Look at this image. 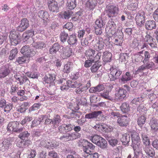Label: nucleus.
Here are the masks:
<instances>
[{"label":"nucleus","instance_id":"1","mask_svg":"<svg viewBox=\"0 0 158 158\" xmlns=\"http://www.w3.org/2000/svg\"><path fill=\"white\" fill-rule=\"evenodd\" d=\"M106 15L109 18L116 17L118 14L119 9L117 5L109 4L106 6Z\"/></svg>","mask_w":158,"mask_h":158},{"label":"nucleus","instance_id":"2","mask_svg":"<svg viewBox=\"0 0 158 158\" xmlns=\"http://www.w3.org/2000/svg\"><path fill=\"white\" fill-rule=\"evenodd\" d=\"M110 71L109 78L110 81H115L119 79V77L122 73L121 70L118 68L112 67L110 69Z\"/></svg>","mask_w":158,"mask_h":158},{"label":"nucleus","instance_id":"3","mask_svg":"<svg viewBox=\"0 0 158 158\" xmlns=\"http://www.w3.org/2000/svg\"><path fill=\"white\" fill-rule=\"evenodd\" d=\"M149 46L151 48H155L156 47V44L155 39L150 35L148 34L145 36L142 48H149Z\"/></svg>","mask_w":158,"mask_h":158},{"label":"nucleus","instance_id":"4","mask_svg":"<svg viewBox=\"0 0 158 158\" xmlns=\"http://www.w3.org/2000/svg\"><path fill=\"white\" fill-rule=\"evenodd\" d=\"M9 38L11 44L13 45H16L20 42L21 35L18 32L11 31L10 32Z\"/></svg>","mask_w":158,"mask_h":158},{"label":"nucleus","instance_id":"5","mask_svg":"<svg viewBox=\"0 0 158 158\" xmlns=\"http://www.w3.org/2000/svg\"><path fill=\"white\" fill-rule=\"evenodd\" d=\"M107 25L106 30H108V34L110 36H112L114 35L118 36L119 32H117L116 33L117 30L116 24L111 19V20H110L108 21Z\"/></svg>","mask_w":158,"mask_h":158},{"label":"nucleus","instance_id":"6","mask_svg":"<svg viewBox=\"0 0 158 158\" xmlns=\"http://www.w3.org/2000/svg\"><path fill=\"white\" fill-rule=\"evenodd\" d=\"M91 43L94 44V47L97 51H99L103 48L104 43L103 39L99 37L94 38Z\"/></svg>","mask_w":158,"mask_h":158},{"label":"nucleus","instance_id":"7","mask_svg":"<svg viewBox=\"0 0 158 158\" xmlns=\"http://www.w3.org/2000/svg\"><path fill=\"white\" fill-rule=\"evenodd\" d=\"M131 146L135 151L139 147L140 143V139L139 134L136 132H133L131 135Z\"/></svg>","mask_w":158,"mask_h":158},{"label":"nucleus","instance_id":"8","mask_svg":"<svg viewBox=\"0 0 158 158\" xmlns=\"http://www.w3.org/2000/svg\"><path fill=\"white\" fill-rule=\"evenodd\" d=\"M19 123L17 122H11L9 123L7 127V131H9V132L12 131L18 133L22 132L23 131V128H19Z\"/></svg>","mask_w":158,"mask_h":158},{"label":"nucleus","instance_id":"9","mask_svg":"<svg viewBox=\"0 0 158 158\" xmlns=\"http://www.w3.org/2000/svg\"><path fill=\"white\" fill-rule=\"evenodd\" d=\"M20 52L24 56L27 57H32L36 54L35 52L32 49H29V45H25L21 49Z\"/></svg>","mask_w":158,"mask_h":158},{"label":"nucleus","instance_id":"10","mask_svg":"<svg viewBox=\"0 0 158 158\" xmlns=\"http://www.w3.org/2000/svg\"><path fill=\"white\" fill-rule=\"evenodd\" d=\"M12 145L10 138L4 139L0 144V151L5 152L7 151Z\"/></svg>","mask_w":158,"mask_h":158},{"label":"nucleus","instance_id":"11","mask_svg":"<svg viewBox=\"0 0 158 158\" xmlns=\"http://www.w3.org/2000/svg\"><path fill=\"white\" fill-rule=\"evenodd\" d=\"M29 26V21L26 18H23L21 20L20 25L16 28V30L22 32L26 29Z\"/></svg>","mask_w":158,"mask_h":158},{"label":"nucleus","instance_id":"12","mask_svg":"<svg viewBox=\"0 0 158 158\" xmlns=\"http://www.w3.org/2000/svg\"><path fill=\"white\" fill-rule=\"evenodd\" d=\"M133 78V74L132 73L127 72L123 74L119 81L122 84H124L131 80Z\"/></svg>","mask_w":158,"mask_h":158},{"label":"nucleus","instance_id":"13","mask_svg":"<svg viewBox=\"0 0 158 158\" xmlns=\"http://www.w3.org/2000/svg\"><path fill=\"white\" fill-rule=\"evenodd\" d=\"M73 125L70 123L64 124L60 126L58 128L59 131L61 133L68 132L73 130Z\"/></svg>","mask_w":158,"mask_h":158},{"label":"nucleus","instance_id":"14","mask_svg":"<svg viewBox=\"0 0 158 158\" xmlns=\"http://www.w3.org/2000/svg\"><path fill=\"white\" fill-rule=\"evenodd\" d=\"M48 5L49 10L52 12H57L59 10L57 2L55 0H48Z\"/></svg>","mask_w":158,"mask_h":158},{"label":"nucleus","instance_id":"15","mask_svg":"<svg viewBox=\"0 0 158 158\" xmlns=\"http://www.w3.org/2000/svg\"><path fill=\"white\" fill-rule=\"evenodd\" d=\"M86 0H82L83 2H84ZM85 3V7L89 11L93 10L96 6L97 4V0H86Z\"/></svg>","mask_w":158,"mask_h":158},{"label":"nucleus","instance_id":"16","mask_svg":"<svg viewBox=\"0 0 158 158\" xmlns=\"http://www.w3.org/2000/svg\"><path fill=\"white\" fill-rule=\"evenodd\" d=\"M129 122V118L127 117V115H122L117 120V123L121 127L127 126Z\"/></svg>","mask_w":158,"mask_h":158},{"label":"nucleus","instance_id":"17","mask_svg":"<svg viewBox=\"0 0 158 158\" xmlns=\"http://www.w3.org/2000/svg\"><path fill=\"white\" fill-rule=\"evenodd\" d=\"M72 53V49L69 47H64L63 48L61 55L62 58L64 59L69 57Z\"/></svg>","mask_w":158,"mask_h":158},{"label":"nucleus","instance_id":"18","mask_svg":"<svg viewBox=\"0 0 158 158\" xmlns=\"http://www.w3.org/2000/svg\"><path fill=\"white\" fill-rule=\"evenodd\" d=\"M102 112L101 111H94L92 112L85 114V118L88 119H94L97 118L99 116L102 115Z\"/></svg>","mask_w":158,"mask_h":158},{"label":"nucleus","instance_id":"19","mask_svg":"<svg viewBox=\"0 0 158 158\" xmlns=\"http://www.w3.org/2000/svg\"><path fill=\"white\" fill-rule=\"evenodd\" d=\"M10 73V70L7 66H3L0 68V79L7 76Z\"/></svg>","mask_w":158,"mask_h":158},{"label":"nucleus","instance_id":"20","mask_svg":"<svg viewBox=\"0 0 158 158\" xmlns=\"http://www.w3.org/2000/svg\"><path fill=\"white\" fill-rule=\"evenodd\" d=\"M69 32L66 29H62L60 34V38L61 41L64 43L67 42L68 38H69Z\"/></svg>","mask_w":158,"mask_h":158},{"label":"nucleus","instance_id":"21","mask_svg":"<svg viewBox=\"0 0 158 158\" xmlns=\"http://www.w3.org/2000/svg\"><path fill=\"white\" fill-rule=\"evenodd\" d=\"M79 145L80 146H83V148L86 147H88L90 148V149L92 150L94 149L95 147L91 143L84 139H81L79 142Z\"/></svg>","mask_w":158,"mask_h":158},{"label":"nucleus","instance_id":"22","mask_svg":"<svg viewBox=\"0 0 158 158\" xmlns=\"http://www.w3.org/2000/svg\"><path fill=\"white\" fill-rule=\"evenodd\" d=\"M43 83L50 84L53 82L55 79V75L50 74H48L45 75L44 77Z\"/></svg>","mask_w":158,"mask_h":158},{"label":"nucleus","instance_id":"23","mask_svg":"<svg viewBox=\"0 0 158 158\" xmlns=\"http://www.w3.org/2000/svg\"><path fill=\"white\" fill-rule=\"evenodd\" d=\"M149 125L151 126V130L152 132H156L158 130V123L156 119L152 118L150 122Z\"/></svg>","mask_w":158,"mask_h":158},{"label":"nucleus","instance_id":"24","mask_svg":"<svg viewBox=\"0 0 158 158\" xmlns=\"http://www.w3.org/2000/svg\"><path fill=\"white\" fill-rule=\"evenodd\" d=\"M155 22L153 20H149L146 21L145 23V28L148 30H151L156 28Z\"/></svg>","mask_w":158,"mask_h":158},{"label":"nucleus","instance_id":"25","mask_svg":"<svg viewBox=\"0 0 158 158\" xmlns=\"http://www.w3.org/2000/svg\"><path fill=\"white\" fill-rule=\"evenodd\" d=\"M143 150L147 154L152 157H153L155 155V152L154 149L149 145H146L143 148Z\"/></svg>","mask_w":158,"mask_h":158},{"label":"nucleus","instance_id":"26","mask_svg":"<svg viewBox=\"0 0 158 158\" xmlns=\"http://www.w3.org/2000/svg\"><path fill=\"white\" fill-rule=\"evenodd\" d=\"M60 45L58 43L53 44L49 49V52L51 54H54L59 51Z\"/></svg>","mask_w":158,"mask_h":158},{"label":"nucleus","instance_id":"27","mask_svg":"<svg viewBox=\"0 0 158 158\" xmlns=\"http://www.w3.org/2000/svg\"><path fill=\"white\" fill-rule=\"evenodd\" d=\"M119 35L118 34V37L116 38V35H114L116 38L115 39L114 41V44L118 46H121L123 42V37L121 35L123 34V33L122 31H119Z\"/></svg>","mask_w":158,"mask_h":158},{"label":"nucleus","instance_id":"28","mask_svg":"<svg viewBox=\"0 0 158 158\" xmlns=\"http://www.w3.org/2000/svg\"><path fill=\"white\" fill-rule=\"evenodd\" d=\"M104 85H103L100 84L96 87H91L89 90V91L90 93L100 92L104 90Z\"/></svg>","mask_w":158,"mask_h":158},{"label":"nucleus","instance_id":"29","mask_svg":"<svg viewBox=\"0 0 158 158\" xmlns=\"http://www.w3.org/2000/svg\"><path fill=\"white\" fill-rule=\"evenodd\" d=\"M67 42L70 45H73L77 44V36L75 34H72L69 36Z\"/></svg>","mask_w":158,"mask_h":158},{"label":"nucleus","instance_id":"30","mask_svg":"<svg viewBox=\"0 0 158 158\" xmlns=\"http://www.w3.org/2000/svg\"><path fill=\"white\" fill-rule=\"evenodd\" d=\"M112 56V54L110 52L107 51L104 52L102 57L103 61L106 63L110 62Z\"/></svg>","mask_w":158,"mask_h":158},{"label":"nucleus","instance_id":"31","mask_svg":"<svg viewBox=\"0 0 158 158\" xmlns=\"http://www.w3.org/2000/svg\"><path fill=\"white\" fill-rule=\"evenodd\" d=\"M34 31L32 29L28 30L23 34V37L25 41H27L30 37L34 35Z\"/></svg>","mask_w":158,"mask_h":158},{"label":"nucleus","instance_id":"32","mask_svg":"<svg viewBox=\"0 0 158 158\" xmlns=\"http://www.w3.org/2000/svg\"><path fill=\"white\" fill-rule=\"evenodd\" d=\"M127 93V91L124 89H120L117 94L118 99L122 101L126 97Z\"/></svg>","mask_w":158,"mask_h":158},{"label":"nucleus","instance_id":"33","mask_svg":"<svg viewBox=\"0 0 158 158\" xmlns=\"http://www.w3.org/2000/svg\"><path fill=\"white\" fill-rule=\"evenodd\" d=\"M68 140H73L80 138L81 134L79 133H67Z\"/></svg>","mask_w":158,"mask_h":158},{"label":"nucleus","instance_id":"34","mask_svg":"<svg viewBox=\"0 0 158 158\" xmlns=\"http://www.w3.org/2000/svg\"><path fill=\"white\" fill-rule=\"evenodd\" d=\"M52 125L55 128L57 127L59 125V124L61 121L60 117L58 114L54 115L53 118L52 119Z\"/></svg>","mask_w":158,"mask_h":158},{"label":"nucleus","instance_id":"35","mask_svg":"<svg viewBox=\"0 0 158 158\" xmlns=\"http://www.w3.org/2000/svg\"><path fill=\"white\" fill-rule=\"evenodd\" d=\"M100 127L102 131L105 132L106 133H110L113 130V128L112 127L108 126L106 124L101 125Z\"/></svg>","mask_w":158,"mask_h":158},{"label":"nucleus","instance_id":"36","mask_svg":"<svg viewBox=\"0 0 158 158\" xmlns=\"http://www.w3.org/2000/svg\"><path fill=\"white\" fill-rule=\"evenodd\" d=\"M120 108L123 113H127L130 110L129 104L126 102L123 103L120 107Z\"/></svg>","mask_w":158,"mask_h":158},{"label":"nucleus","instance_id":"37","mask_svg":"<svg viewBox=\"0 0 158 158\" xmlns=\"http://www.w3.org/2000/svg\"><path fill=\"white\" fill-rule=\"evenodd\" d=\"M121 140L123 144L126 145L128 144L130 140V136L129 135L125 134L123 135Z\"/></svg>","mask_w":158,"mask_h":158},{"label":"nucleus","instance_id":"38","mask_svg":"<svg viewBox=\"0 0 158 158\" xmlns=\"http://www.w3.org/2000/svg\"><path fill=\"white\" fill-rule=\"evenodd\" d=\"M76 0H68L66 5L70 10H73L76 6Z\"/></svg>","mask_w":158,"mask_h":158},{"label":"nucleus","instance_id":"39","mask_svg":"<svg viewBox=\"0 0 158 158\" xmlns=\"http://www.w3.org/2000/svg\"><path fill=\"white\" fill-rule=\"evenodd\" d=\"M38 15L39 17L45 21L47 20L49 17L48 12L44 10L40 11L38 13Z\"/></svg>","mask_w":158,"mask_h":158},{"label":"nucleus","instance_id":"40","mask_svg":"<svg viewBox=\"0 0 158 158\" xmlns=\"http://www.w3.org/2000/svg\"><path fill=\"white\" fill-rule=\"evenodd\" d=\"M97 145L102 149H104L107 147V143L106 140L102 137Z\"/></svg>","mask_w":158,"mask_h":158},{"label":"nucleus","instance_id":"41","mask_svg":"<svg viewBox=\"0 0 158 158\" xmlns=\"http://www.w3.org/2000/svg\"><path fill=\"white\" fill-rule=\"evenodd\" d=\"M32 45L36 49H41L46 47V44L41 41L34 43Z\"/></svg>","mask_w":158,"mask_h":158},{"label":"nucleus","instance_id":"42","mask_svg":"<svg viewBox=\"0 0 158 158\" xmlns=\"http://www.w3.org/2000/svg\"><path fill=\"white\" fill-rule=\"evenodd\" d=\"M72 66V63L70 62H68L64 65L63 71L64 73H69L71 70Z\"/></svg>","mask_w":158,"mask_h":158},{"label":"nucleus","instance_id":"43","mask_svg":"<svg viewBox=\"0 0 158 158\" xmlns=\"http://www.w3.org/2000/svg\"><path fill=\"white\" fill-rule=\"evenodd\" d=\"M18 52L17 48L13 49L10 52V55L9 57V59L10 60H12L15 59L16 57Z\"/></svg>","mask_w":158,"mask_h":158},{"label":"nucleus","instance_id":"44","mask_svg":"<svg viewBox=\"0 0 158 158\" xmlns=\"http://www.w3.org/2000/svg\"><path fill=\"white\" fill-rule=\"evenodd\" d=\"M141 135L143 143L145 144V146L149 145L150 144L149 139L147 135L144 133H142Z\"/></svg>","mask_w":158,"mask_h":158},{"label":"nucleus","instance_id":"45","mask_svg":"<svg viewBox=\"0 0 158 158\" xmlns=\"http://www.w3.org/2000/svg\"><path fill=\"white\" fill-rule=\"evenodd\" d=\"M90 138V139L92 142L97 145L102 137L99 135H94L93 136H91Z\"/></svg>","mask_w":158,"mask_h":158},{"label":"nucleus","instance_id":"46","mask_svg":"<svg viewBox=\"0 0 158 158\" xmlns=\"http://www.w3.org/2000/svg\"><path fill=\"white\" fill-rule=\"evenodd\" d=\"M145 120L146 118L143 115L137 118L138 125L140 127H141L145 123Z\"/></svg>","mask_w":158,"mask_h":158},{"label":"nucleus","instance_id":"47","mask_svg":"<svg viewBox=\"0 0 158 158\" xmlns=\"http://www.w3.org/2000/svg\"><path fill=\"white\" fill-rule=\"evenodd\" d=\"M30 135V133L27 131H23L19 134L18 137L21 139H25L27 138Z\"/></svg>","mask_w":158,"mask_h":158},{"label":"nucleus","instance_id":"48","mask_svg":"<svg viewBox=\"0 0 158 158\" xmlns=\"http://www.w3.org/2000/svg\"><path fill=\"white\" fill-rule=\"evenodd\" d=\"M95 23L96 26L95 27H102L105 24L101 17H99L97 19L95 22Z\"/></svg>","mask_w":158,"mask_h":158},{"label":"nucleus","instance_id":"49","mask_svg":"<svg viewBox=\"0 0 158 158\" xmlns=\"http://www.w3.org/2000/svg\"><path fill=\"white\" fill-rule=\"evenodd\" d=\"M95 52L94 50L90 49L86 51L85 54L88 57L89 59H92L93 56L94 55Z\"/></svg>","mask_w":158,"mask_h":158},{"label":"nucleus","instance_id":"50","mask_svg":"<svg viewBox=\"0 0 158 158\" xmlns=\"http://www.w3.org/2000/svg\"><path fill=\"white\" fill-rule=\"evenodd\" d=\"M135 1H132L131 2H129L128 3L127 8L130 10H133L137 8V4L134 2Z\"/></svg>","mask_w":158,"mask_h":158},{"label":"nucleus","instance_id":"51","mask_svg":"<svg viewBox=\"0 0 158 158\" xmlns=\"http://www.w3.org/2000/svg\"><path fill=\"white\" fill-rule=\"evenodd\" d=\"M73 14V12L71 10L65 11L63 14L62 18L65 19H69Z\"/></svg>","mask_w":158,"mask_h":158},{"label":"nucleus","instance_id":"52","mask_svg":"<svg viewBox=\"0 0 158 158\" xmlns=\"http://www.w3.org/2000/svg\"><path fill=\"white\" fill-rule=\"evenodd\" d=\"M128 54L126 53L120 54L119 59V60L121 62L127 60L128 58Z\"/></svg>","mask_w":158,"mask_h":158},{"label":"nucleus","instance_id":"53","mask_svg":"<svg viewBox=\"0 0 158 158\" xmlns=\"http://www.w3.org/2000/svg\"><path fill=\"white\" fill-rule=\"evenodd\" d=\"M72 113H71L70 114V117L72 118H79L80 115H81V112H80L78 111H73Z\"/></svg>","mask_w":158,"mask_h":158},{"label":"nucleus","instance_id":"54","mask_svg":"<svg viewBox=\"0 0 158 158\" xmlns=\"http://www.w3.org/2000/svg\"><path fill=\"white\" fill-rule=\"evenodd\" d=\"M73 26V25L71 22H68L63 26V29H66L69 32L72 30Z\"/></svg>","mask_w":158,"mask_h":158},{"label":"nucleus","instance_id":"55","mask_svg":"<svg viewBox=\"0 0 158 158\" xmlns=\"http://www.w3.org/2000/svg\"><path fill=\"white\" fill-rule=\"evenodd\" d=\"M41 105V104L40 103H35L31 107L29 108V112H31L32 111L38 110L39 108Z\"/></svg>","mask_w":158,"mask_h":158},{"label":"nucleus","instance_id":"56","mask_svg":"<svg viewBox=\"0 0 158 158\" xmlns=\"http://www.w3.org/2000/svg\"><path fill=\"white\" fill-rule=\"evenodd\" d=\"M86 158H98L99 154L97 152L92 151L89 154L85 156Z\"/></svg>","mask_w":158,"mask_h":158},{"label":"nucleus","instance_id":"57","mask_svg":"<svg viewBox=\"0 0 158 158\" xmlns=\"http://www.w3.org/2000/svg\"><path fill=\"white\" fill-rule=\"evenodd\" d=\"M102 55V52H98L94 57V56H93V58H92V60L93 61L94 63L98 62L100 59Z\"/></svg>","mask_w":158,"mask_h":158},{"label":"nucleus","instance_id":"58","mask_svg":"<svg viewBox=\"0 0 158 158\" xmlns=\"http://www.w3.org/2000/svg\"><path fill=\"white\" fill-rule=\"evenodd\" d=\"M21 153L20 152H13L9 154L10 158H20V155Z\"/></svg>","mask_w":158,"mask_h":158},{"label":"nucleus","instance_id":"59","mask_svg":"<svg viewBox=\"0 0 158 158\" xmlns=\"http://www.w3.org/2000/svg\"><path fill=\"white\" fill-rule=\"evenodd\" d=\"M100 66L98 64H95L90 68V70L92 73H95L98 70Z\"/></svg>","mask_w":158,"mask_h":158},{"label":"nucleus","instance_id":"60","mask_svg":"<svg viewBox=\"0 0 158 158\" xmlns=\"http://www.w3.org/2000/svg\"><path fill=\"white\" fill-rule=\"evenodd\" d=\"M147 69L152 70L154 67V64L152 62H150L146 64L145 65Z\"/></svg>","mask_w":158,"mask_h":158},{"label":"nucleus","instance_id":"61","mask_svg":"<svg viewBox=\"0 0 158 158\" xmlns=\"http://www.w3.org/2000/svg\"><path fill=\"white\" fill-rule=\"evenodd\" d=\"M109 143L110 145L112 147H114L117 144L118 140L117 139L112 138L110 140H109Z\"/></svg>","mask_w":158,"mask_h":158},{"label":"nucleus","instance_id":"62","mask_svg":"<svg viewBox=\"0 0 158 158\" xmlns=\"http://www.w3.org/2000/svg\"><path fill=\"white\" fill-rule=\"evenodd\" d=\"M100 98L95 95H93L90 97V102L91 103H95L97 102L98 101L100 100Z\"/></svg>","mask_w":158,"mask_h":158},{"label":"nucleus","instance_id":"63","mask_svg":"<svg viewBox=\"0 0 158 158\" xmlns=\"http://www.w3.org/2000/svg\"><path fill=\"white\" fill-rule=\"evenodd\" d=\"M134 57L135 61L138 62L142 61L143 58V56L139 54L135 55Z\"/></svg>","mask_w":158,"mask_h":158},{"label":"nucleus","instance_id":"64","mask_svg":"<svg viewBox=\"0 0 158 158\" xmlns=\"http://www.w3.org/2000/svg\"><path fill=\"white\" fill-rule=\"evenodd\" d=\"M26 60V58L25 56H23L18 57L16 60V62H17L19 64H22L24 63Z\"/></svg>","mask_w":158,"mask_h":158}]
</instances>
